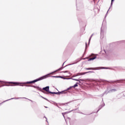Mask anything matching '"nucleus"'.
Listing matches in <instances>:
<instances>
[{"mask_svg":"<svg viewBox=\"0 0 125 125\" xmlns=\"http://www.w3.org/2000/svg\"><path fill=\"white\" fill-rule=\"evenodd\" d=\"M44 77H45V76H44L43 77H41L40 79L35 80L32 82H27L26 83H36V82H39V81H41V80H42V79H43V78H44Z\"/></svg>","mask_w":125,"mask_h":125,"instance_id":"nucleus-1","label":"nucleus"},{"mask_svg":"<svg viewBox=\"0 0 125 125\" xmlns=\"http://www.w3.org/2000/svg\"><path fill=\"white\" fill-rule=\"evenodd\" d=\"M43 90H45L47 92H49V86H46V87L43 88Z\"/></svg>","mask_w":125,"mask_h":125,"instance_id":"nucleus-2","label":"nucleus"},{"mask_svg":"<svg viewBox=\"0 0 125 125\" xmlns=\"http://www.w3.org/2000/svg\"><path fill=\"white\" fill-rule=\"evenodd\" d=\"M78 86V83H77L74 86H72V87H77Z\"/></svg>","mask_w":125,"mask_h":125,"instance_id":"nucleus-3","label":"nucleus"},{"mask_svg":"<svg viewBox=\"0 0 125 125\" xmlns=\"http://www.w3.org/2000/svg\"><path fill=\"white\" fill-rule=\"evenodd\" d=\"M95 58H96L95 57L91 58V59L88 60V61H90V60H94V59H95Z\"/></svg>","mask_w":125,"mask_h":125,"instance_id":"nucleus-4","label":"nucleus"},{"mask_svg":"<svg viewBox=\"0 0 125 125\" xmlns=\"http://www.w3.org/2000/svg\"><path fill=\"white\" fill-rule=\"evenodd\" d=\"M13 83L14 84H18L19 83Z\"/></svg>","mask_w":125,"mask_h":125,"instance_id":"nucleus-5","label":"nucleus"},{"mask_svg":"<svg viewBox=\"0 0 125 125\" xmlns=\"http://www.w3.org/2000/svg\"><path fill=\"white\" fill-rule=\"evenodd\" d=\"M72 87H73V86H71V87L68 88L67 89V90H69V89H71V88H72Z\"/></svg>","mask_w":125,"mask_h":125,"instance_id":"nucleus-6","label":"nucleus"},{"mask_svg":"<svg viewBox=\"0 0 125 125\" xmlns=\"http://www.w3.org/2000/svg\"><path fill=\"white\" fill-rule=\"evenodd\" d=\"M73 80L74 81H77V82L79 81V80H77V79H73Z\"/></svg>","mask_w":125,"mask_h":125,"instance_id":"nucleus-7","label":"nucleus"},{"mask_svg":"<svg viewBox=\"0 0 125 125\" xmlns=\"http://www.w3.org/2000/svg\"><path fill=\"white\" fill-rule=\"evenodd\" d=\"M52 94H57V93H55V92H54V93H51Z\"/></svg>","mask_w":125,"mask_h":125,"instance_id":"nucleus-8","label":"nucleus"},{"mask_svg":"<svg viewBox=\"0 0 125 125\" xmlns=\"http://www.w3.org/2000/svg\"><path fill=\"white\" fill-rule=\"evenodd\" d=\"M55 78H59V76H54Z\"/></svg>","mask_w":125,"mask_h":125,"instance_id":"nucleus-9","label":"nucleus"},{"mask_svg":"<svg viewBox=\"0 0 125 125\" xmlns=\"http://www.w3.org/2000/svg\"><path fill=\"white\" fill-rule=\"evenodd\" d=\"M115 0H111V4L112 3L113 1H114Z\"/></svg>","mask_w":125,"mask_h":125,"instance_id":"nucleus-10","label":"nucleus"},{"mask_svg":"<svg viewBox=\"0 0 125 125\" xmlns=\"http://www.w3.org/2000/svg\"><path fill=\"white\" fill-rule=\"evenodd\" d=\"M59 78H61V79H63V77H62L61 76H59Z\"/></svg>","mask_w":125,"mask_h":125,"instance_id":"nucleus-11","label":"nucleus"},{"mask_svg":"<svg viewBox=\"0 0 125 125\" xmlns=\"http://www.w3.org/2000/svg\"><path fill=\"white\" fill-rule=\"evenodd\" d=\"M84 74H86V73H83L82 75H84Z\"/></svg>","mask_w":125,"mask_h":125,"instance_id":"nucleus-12","label":"nucleus"}]
</instances>
